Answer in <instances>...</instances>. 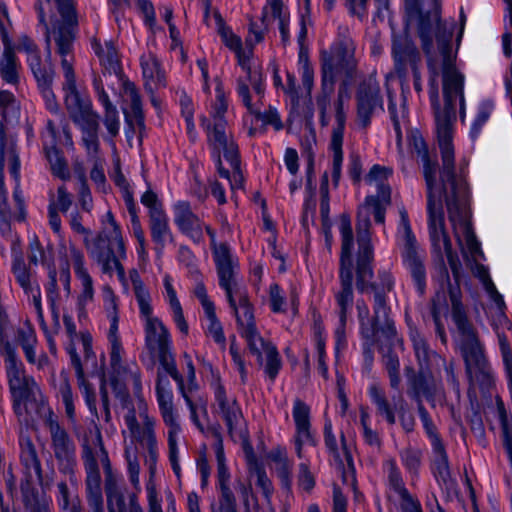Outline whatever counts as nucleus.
<instances>
[{"instance_id":"obj_61","label":"nucleus","mask_w":512,"mask_h":512,"mask_svg":"<svg viewBox=\"0 0 512 512\" xmlns=\"http://www.w3.org/2000/svg\"><path fill=\"white\" fill-rule=\"evenodd\" d=\"M79 389L84 397L85 403L89 409V411L97 416V408H96V395L93 387L87 382L85 377L77 379Z\"/></svg>"},{"instance_id":"obj_26","label":"nucleus","mask_w":512,"mask_h":512,"mask_svg":"<svg viewBox=\"0 0 512 512\" xmlns=\"http://www.w3.org/2000/svg\"><path fill=\"white\" fill-rule=\"evenodd\" d=\"M214 396L217 413L226 422L229 432L233 433L242 421V412L239 405L234 397L227 395L225 388L219 382L214 384Z\"/></svg>"},{"instance_id":"obj_36","label":"nucleus","mask_w":512,"mask_h":512,"mask_svg":"<svg viewBox=\"0 0 512 512\" xmlns=\"http://www.w3.org/2000/svg\"><path fill=\"white\" fill-rule=\"evenodd\" d=\"M92 49L99 57V60L106 71L110 74L114 73L116 75L120 73V60L117 48L112 41L106 40L104 43H101L99 40L95 39L92 41Z\"/></svg>"},{"instance_id":"obj_35","label":"nucleus","mask_w":512,"mask_h":512,"mask_svg":"<svg viewBox=\"0 0 512 512\" xmlns=\"http://www.w3.org/2000/svg\"><path fill=\"white\" fill-rule=\"evenodd\" d=\"M76 124L81 130V141L87 154L91 157H96L100 147L98 137L99 116H92L86 120L76 122Z\"/></svg>"},{"instance_id":"obj_21","label":"nucleus","mask_w":512,"mask_h":512,"mask_svg":"<svg viewBox=\"0 0 512 512\" xmlns=\"http://www.w3.org/2000/svg\"><path fill=\"white\" fill-rule=\"evenodd\" d=\"M46 424L49 428L53 451L60 466L67 472H71L75 464V447L67 433L62 429L53 412L48 410Z\"/></svg>"},{"instance_id":"obj_29","label":"nucleus","mask_w":512,"mask_h":512,"mask_svg":"<svg viewBox=\"0 0 512 512\" xmlns=\"http://www.w3.org/2000/svg\"><path fill=\"white\" fill-rule=\"evenodd\" d=\"M88 490L89 502L93 507L94 512H103V500L99 482H88ZM106 490L110 512H123L125 509V504L122 496L114 492V482H110Z\"/></svg>"},{"instance_id":"obj_64","label":"nucleus","mask_w":512,"mask_h":512,"mask_svg":"<svg viewBox=\"0 0 512 512\" xmlns=\"http://www.w3.org/2000/svg\"><path fill=\"white\" fill-rule=\"evenodd\" d=\"M260 27L257 23L252 22L249 28V34L246 38L245 44L246 48H251V55L253 54L254 45L260 43L264 39L265 32L268 26L263 25Z\"/></svg>"},{"instance_id":"obj_15","label":"nucleus","mask_w":512,"mask_h":512,"mask_svg":"<svg viewBox=\"0 0 512 512\" xmlns=\"http://www.w3.org/2000/svg\"><path fill=\"white\" fill-rule=\"evenodd\" d=\"M230 307L233 309L241 335L246 339L249 349H257L263 345V338L259 334L254 320L247 291L244 288L226 294Z\"/></svg>"},{"instance_id":"obj_12","label":"nucleus","mask_w":512,"mask_h":512,"mask_svg":"<svg viewBox=\"0 0 512 512\" xmlns=\"http://www.w3.org/2000/svg\"><path fill=\"white\" fill-rule=\"evenodd\" d=\"M355 46L351 38L343 36L331 47V53L322 57L323 88L328 93L334 90L335 77L341 70L352 75L356 69Z\"/></svg>"},{"instance_id":"obj_63","label":"nucleus","mask_w":512,"mask_h":512,"mask_svg":"<svg viewBox=\"0 0 512 512\" xmlns=\"http://www.w3.org/2000/svg\"><path fill=\"white\" fill-rule=\"evenodd\" d=\"M270 308L274 313L285 311V297L278 284H272L269 288Z\"/></svg>"},{"instance_id":"obj_5","label":"nucleus","mask_w":512,"mask_h":512,"mask_svg":"<svg viewBox=\"0 0 512 512\" xmlns=\"http://www.w3.org/2000/svg\"><path fill=\"white\" fill-rule=\"evenodd\" d=\"M129 279L133 286L140 319L143 323L146 348L151 354L158 356L165 372L177 381L180 389L183 390V381L171 352L172 340L170 333L163 322L153 315L150 292L141 280L137 270L132 269L129 272Z\"/></svg>"},{"instance_id":"obj_48","label":"nucleus","mask_w":512,"mask_h":512,"mask_svg":"<svg viewBox=\"0 0 512 512\" xmlns=\"http://www.w3.org/2000/svg\"><path fill=\"white\" fill-rule=\"evenodd\" d=\"M267 457L271 466L278 471V476L288 478L291 471V463L288 460L286 449L283 447L273 448Z\"/></svg>"},{"instance_id":"obj_42","label":"nucleus","mask_w":512,"mask_h":512,"mask_svg":"<svg viewBox=\"0 0 512 512\" xmlns=\"http://www.w3.org/2000/svg\"><path fill=\"white\" fill-rule=\"evenodd\" d=\"M204 317L205 323L203 327L205 334L212 338L222 349H225L226 337L224 335L222 324L216 315V309L213 308L204 311Z\"/></svg>"},{"instance_id":"obj_53","label":"nucleus","mask_w":512,"mask_h":512,"mask_svg":"<svg viewBox=\"0 0 512 512\" xmlns=\"http://www.w3.org/2000/svg\"><path fill=\"white\" fill-rule=\"evenodd\" d=\"M206 232L210 237L211 245L213 249V257L216 266L221 264L229 263L231 261L237 260L232 254L229 247L225 244H217L216 243V232L210 227H206Z\"/></svg>"},{"instance_id":"obj_62","label":"nucleus","mask_w":512,"mask_h":512,"mask_svg":"<svg viewBox=\"0 0 512 512\" xmlns=\"http://www.w3.org/2000/svg\"><path fill=\"white\" fill-rule=\"evenodd\" d=\"M298 65L302 77L303 86L308 92H310L313 87L314 72L308 61V58L305 57L303 54H300Z\"/></svg>"},{"instance_id":"obj_17","label":"nucleus","mask_w":512,"mask_h":512,"mask_svg":"<svg viewBox=\"0 0 512 512\" xmlns=\"http://www.w3.org/2000/svg\"><path fill=\"white\" fill-rule=\"evenodd\" d=\"M357 311L361 323V333L367 340H373L378 331H382L388 337L396 336L394 322L389 318V309L382 295H375L372 323H369V308L364 302H357Z\"/></svg>"},{"instance_id":"obj_30","label":"nucleus","mask_w":512,"mask_h":512,"mask_svg":"<svg viewBox=\"0 0 512 512\" xmlns=\"http://www.w3.org/2000/svg\"><path fill=\"white\" fill-rule=\"evenodd\" d=\"M163 296L165 301L168 303L173 321L176 327L184 335L188 334L189 327L185 320L181 303L178 299L176 289L174 287L173 279L170 275L165 274L163 277Z\"/></svg>"},{"instance_id":"obj_31","label":"nucleus","mask_w":512,"mask_h":512,"mask_svg":"<svg viewBox=\"0 0 512 512\" xmlns=\"http://www.w3.org/2000/svg\"><path fill=\"white\" fill-rule=\"evenodd\" d=\"M122 110L129 125H143L142 103L133 83H125Z\"/></svg>"},{"instance_id":"obj_23","label":"nucleus","mask_w":512,"mask_h":512,"mask_svg":"<svg viewBox=\"0 0 512 512\" xmlns=\"http://www.w3.org/2000/svg\"><path fill=\"white\" fill-rule=\"evenodd\" d=\"M172 211L174 223L178 229L194 242H201L204 238L203 231H206L208 225H205L192 211L190 203L177 201L172 206Z\"/></svg>"},{"instance_id":"obj_1","label":"nucleus","mask_w":512,"mask_h":512,"mask_svg":"<svg viewBox=\"0 0 512 512\" xmlns=\"http://www.w3.org/2000/svg\"><path fill=\"white\" fill-rule=\"evenodd\" d=\"M453 20L442 21L439 8L420 13L417 31L427 57L429 98L434 112L442 168L426 156L423 175L427 188L428 229L433 251L452 260V245L445 231L443 199L446 201L454 234L464 255L477 260L480 243L467 220L470 189L466 164L454 163V121L457 108L462 123L466 120L465 77L456 67L457 48L452 45Z\"/></svg>"},{"instance_id":"obj_14","label":"nucleus","mask_w":512,"mask_h":512,"mask_svg":"<svg viewBox=\"0 0 512 512\" xmlns=\"http://www.w3.org/2000/svg\"><path fill=\"white\" fill-rule=\"evenodd\" d=\"M60 31H67L71 36V32L66 27H59L58 30L50 32L47 29L46 32V44H47V56L43 61L40 55L37 45L27 36L20 37L17 45L19 52H23L26 55V62L34 75L37 83H46L47 81L53 80V70L48 63L51 55L50 44L53 38L57 43V37Z\"/></svg>"},{"instance_id":"obj_10","label":"nucleus","mask_w":512,"mask_h":512,"mask_svg":"<svg viewBox=\"0 0 512 512\" xmlns=\"http://www.w3.org/2000/svg\"><path fill=\"white\" fill-rule=\"evenodd\" d=\"M9 388L13 397V407L17 415L26 412L28 402L44 403L41 389L32 376H28L19 357L5 362Z\"/></svg>"},{"instance_id":"obj_33","label":"nucleus","mask_w":512,"mask_h":512,"mask_svg":"<svg viewBox=\"0 0 512 512\" xmlns=\"http://www.w3.org/2000/svg\"><path fill=\"white\" fill-rule=\"evenodd\" d=\"M149 220V228L152 241L155 244V252L158 257H161L164 248L174 242V235L169 225L167 214L157 216Z\"/></svg>"},{"instance_id":"obj_59","label":"nucleus","mask_w":512,"mask_h":512,"mask_svg":"<svg viewBox=\"0 0 512 512\" xmlns=\"http://www.w3.org/2000/svg\"><path fill=\"white\" fill-rule=\"evenodd\" d=\"M103 308L107 317L118 315V297L110 286H103L101 291Z\"/></svg>"},{"instance_id":"obj_11","label":"nucleus","mask_w":512,"mask_h":512,"mask_svg":"<svg viewBox=\"0 0 512 512\" xmlns=\"http://www.w3.org/2000/svg\"><path fill=\"white\" fill-rule=\"evenodd\" d=\"M391 54L395 73L401 83H406L411 73L414 89L420 95L423 92L421 79L422 58L411 38L407 34L395 35L392 41Z\"/></svg>"},{"instance_id":"obj_37","label":"nucleus","mask_w":512,"mask_h":512,"mask_svg":"<svg viewBox=\"0 0 512 512\" xmlns=\"http://www.w3.org/2000/svg\"><path fill=\"white\" fill-rule=\"evenodd\" d=\"M59 286L63 287L66 297L71 294V275L68 266L62 267L59 271L54 269L49 271L46 292L52 306L59 296Z\"/></svg>"},{"instance_id":"obj_22","label":"nucleus","mask_w":512,"mask_h":512,"mask_svg":"<svg viewBox=\"0 0 512 512\" xmlns=\"http://www.w3.org/2000/svg\"><path fill=\"white\" fill-rule=\"evenodd\" d=\"M292 417L295 423V450L297 456L304 458V446H314L315 439L311 429L310 408L301 400L296 399L293 403Z\"/></svg>"},{"instance_id":"obj_32","label":"nucleus","mask_w":512,"mask_h":512,"mask_svg":"<svg viewBox=\"0 0 512 512\" xmlns=\"http://www.w3.org/2000/svg\"><path fill=\"white\" fill-rule=\"evenodd\" d=\"M217 31L222 42L232 50L237 57L238 64L241 68H247L251 59V48L242 46V41L234 32L222 23L221 18H217Z\"/></svg>"},{"instance_id":"obj_38","label":"nucleus","mask_w":512,"mask_h":512,"mask_svg":"<svg viewBox=\"0 0 512 512\" xmlns=\"http://www.w3.org/2000/svg\"><path fill=\"white\" fill-rule=\"evenodd\" d=\"M338 125L333 129L330 148L333 153L332 177L335 184L338 183L341 176V165L343 161L342 145L344 136V117L337 113Z\"/></svg>"},{"instance_id":"obj_41","label":"nucleus","mask_w":512,"mask_h":512,"mask_svg":"<svg viewBox=\"0 0 512 512\" xmlns=\"http://www.w3.org/2000/svg\"><path fill=\"white\" fill-rule=\"evenodd\" d=\"M20 458L28 480H40V462L37 458L36 450L31 441L25 440L21 443Z\"/></svg>"},{"instance_id":"obj_46","label":"nucleus","mask_w":512,"mask_h":512,"mask_svg":"<svg viewBox=\"0 0 512 512\" xmlns=\"http://www.w3.org/2000/svg\"><path fill=\"white\" fill-rule=\"evenodd\" d=\"M289 17V12L283 0H266L262 10L261 22L269 26L272 21H280Z\"/></svg>"},{"instance_id":"obj_55","label":"nucleus","mask_w":512,"mask_h":512,"mask_svg":"<svg viewBox=\"0 0 512 512\" xmlns=\"http://www.w3.org/2000/svg\"><path fill=\"white\" fill-rule=\"evenodd\" d=\"M230 483L237 484V482H220V503L218 507L212 506V512H237L235 498L232 493L233 489Z\"/></svg>"},{"instance_id":"obj_49","label":"nucleus","mask_w":512,"mask_h":512,"mask_svg":"<svg viewBox=\"0 0 512 512\" xmlns=\"http://www.w3.org/2000/svg\"><path fill=\"white\" fill-rule=\"evenodd\" d=\"M369 393L372 402L376 405L378 413L384 416L389 424H395V413L391 406L389 405L382 391L376 386H371L369 389Z\"/></svg>"},{"instance_id":"obj_43","label":"nucleus","mask_w":512,"mask_h":512,"mask_svg":"<svg viewBox=\"0 0 512 512\" xmlns=\"http://www.w3.org/2000/svg\"><path fill=\"white\" fill-rule=\"evenodd\" d=\"M217 267V272L219 276V284L222 289L225 290L226 294H231L236 290L244 288V286L240 285L235 280V272L237 268V260L231 261L229 263L221 264Z\"/></svg>"},{"instance_id":"obj_7","label":"nucleus","mask_w":512,"mask_h":512,"mask_svg":"<svg viewBox=\"0 0 512 512\" xmlns=\"http://www.w3.org/2000/svg\"><path fill=\"white\" fill-rule=\"evenodd\" d=\"M339 231L342 239L340 258V282L341 289L335 294L339 308V324L335 330L337 352L346 347L345 326L347 314L353 304V264L352 250L354 247L351 219L343 214L339 219Z\"/></svg>"},{"instance_id":"obj_3","label":"nucleus","mask_w":512,"mask_h":512,"mask_svg":"<svg viewBox=\"0 0 512 512\" xmlns=\"http://www.w3.org/2000/svg\"><path fill=\"white\" fill-rule=\"evenodd\" d=\"M391 174L392 170L390 168L373 165L365 177V182L377 190V195L367 196L358 210L357 241L359 250L357 277L360 289L364 288L366 282L372 278L373 274L370 267V262L373 259V247L369 234L370 216H374L376 223H384L385 210L390 204L391 191L387 181Z\"/></svg>"},{"instance_id":"obj_2","label":"nucleus","mask_w":512,"mask_h":512,"mask_svg":"<svg viewBox=\"0 0 512 512\" xmlns=\"http://www.w3.org/2000/svg\"><path fill=\"white\" fill-rule=\"evenodd\" d=\"M107 318L110 323L107 334L110 344L108 380L116 397L127 409L124 421L131 437L149 451L148 462L152 471L157 458L155 419L149 416L148 405L143 397L141 371L135 361L122 360L124 349L118 333L119 316Z\"/></svg>"},{"instance_id":"obj_13","label":"nucleus","mask_w":512,"mask_h":512,"mask_svg":"<svg viewBox=\"0 0 512 512\" xmlns=\"http://www.w3.org/2000/svg\"><path fill=\"white\" fill-rule=\"evenodd\" d=\"M398 241L402 247V258L420 294L425 290L426 272L423 265L424 252L418 247L412 233L406 211H400Z\"/></svg>"},{"instance_id":"obj_52","label":"nucleus","mask_w":512,"mask_h":512,"mask_svg":"<svg viewBox=\"0 0 512 512\" xmlns=\"http://www.w3.org/2000/svg\"><path fill=\"white\" fill-rule=\"evenodd\" d=\"M186 404L190 410V417L194 425L201 431L204 432L203 419L207 418V408L204 400L199 398L197 401H193L185 392H183Z\"/></svg>"},{"instance_id":"obj_40","label":"nucleus","mask_w":512,"mask_h":512,"mask_svg":"<svg viewBox=\"0 0 512 512\" xmlns=\"http://www.w3.org/2000/svg\"><path fill=\"white\" fill-rule=\"evenodd\" d=\"M388 498L398 503L402 512H423L419 500L412 496L400 482H391Z\"/></svg>"},{"instance_id":"obj_20","label":"nucleus","mask_w":512,"mask_h":512,"mask_svg":"<svg viewBox=\"0 0 512 512\" xmlns=\"http://www.w3.org/2000/svg\"><path fill=\"white\" fill-rule=\"evenodd\" d=\"M357 116L359 123L366 127L377 110H383L380 87L374 77L363 81L357 90Z\"/></svg>"},{"instance_id":"obj_4","label":"nucleus","mask_w":512,"mask_h":512,"mask_svg":"<svg viewBox=\"0 0 512 512\" xmlns=\"http://www.w3.org/2000/svg\"><path fill=\"white\" fill-rule=\"evenodd\" d=\"M215 102L212 106L211 116L213 125L206 117L201 118V125L207 132L208 141L217 153L215 164L219 175L227 179L232 191L242 189L244 177L240 170L238 146L232 135L227 131V122L224 115L228 108L226 94L222 82L215 79Z\"/></svg>"},{"instance_id":"obj_44","label":"nucleus","mask_w":512,"mask_h":512,"mask_svg":"<svg viewBox=\"0 0 512 512\" xmlns=\"http://www.w3.org/2000/svg\"><path fill=\"white\" fill-rule=\"evenodd\" d=\"M18 62L14 52L5 48L3 56L0 60V76L9 84L18 82Z\"/></svg>"},{"instance_id":"obj_9","label":"nucleus","mask_w":512,"mask_h":512,"mask_svg":"<svg viewBox=\"0 0 512 512\" xmlns=\"http://www.w3.org/2000/svg\"><path fill=\"white\" fill-rule=\"evenodd\" d=\"M156 399L163 422L167 426L169 460L171 467L175 476L180 478L181 468L179 464L178 442L181 434V427L177 421L170 383L166 378H163L160 373H158L156 383Z\"/></svg>"},{"instance_id":"obj_27","label":"nucleus","mask_w":512,"mask_h":512,"mask_svg":"<svg viewBox=\"0 0 512 512\" xmlns=\"http://www.w3.org/2000/svg\"><path fill=\"white\" fill-rule=\"evenodd\" d=\"M70 258L73 264L75 275L80 281L81 292L78 296V305L84 308L94 299L93 280L84 266V256L74 245L70 246Z\"/></svg>"},{"instance_id":"obj_56","label":"nucleus","mask_w":512,"mask_h":512,"mask_svg":"<svg viewBox=\"0 0 512 512\" xmlns=\"http://www.w3.org/2000/svg\"><path fill=\"white\" fill-rule=\"evenodd\" d=\"M8 328L6 317L0 315V355L4 358V362L18 357L14 347L8 340Z\"/></svg>"},{"instance_id":"obj_54","label":"nucleus","mask_w":512,"mask_h":512,"mask_svg":"<svg viewBox=\"0 0 512 512\" xmlns=\"http://www.w3.org/2000/svg\"><path fill=\"white\" fill-rule=\"evenodd\" d=\"M494 105L491 101L485 100L482 101L477 109V114L475 116V119L471 125L470 129V136L471 138L475 139L479 136L482 127L484 124L488 121L492 111H493Z\"/></svg>"},{"instance_id":"obj_18","label":"nucleus","mask_w":512,"mask_h":512,"mask_svg":"<svg viewBox=\"0 0 512 512\" xmlns=\"http://www.w3.org/2000/svg\"><path fill=\"white\" fill-rule=\"evenodd\" d=\"M450 299L453 320L463 336L461 340V350L466 364L469 369L472 364L481 365L483 362L481 346L474 333L467 326L466 316L460 301V292L451 290Z\"/></svg>"},{"instance_id":"obj_60","label":"nucleus","mask_w":512,"mask_h":512,"mask_svg":"<svg viewBox=\"0 0 512 512\" xmlns=\"http://www.w3.org/2000/svg\"><path fill=\"white\" fill-rule=\"evenodd\" d=\"M410 337L413 343L415 355L419 361L420 366L427 363L429 351L424 338L416 331L411 330Z\"/></svg>"},{"instance_id":"obj_8","label":"nucleus","mask_w":512,"mask_h":512,"mask_svg":"<svg viewBox=\"0 0 512 512\" xmlns=\"http://www.w3.org/2000/svg\"><path fill=\"white\" fill-rule=\"evenodd\" d=\"M56 40L57 52L62 57L61 67L64 76L62 87L64 103L70 117L76 123L98 115L92 109L89 96L81 91L76 84V77L71 61L72 57L69 56L73 37L67 31H60Z\"/></svg>"},{"instance_id":"obj_45","label":"nucleus","mask_w":512,"mask_h":512,"mask_svg":"<svg viewBox=\"0 0 512 512\" xmlns=\"http://www.w3.org/2000/svg\"><path fill=\"white\" fill-rule=\"evenodd\" d=\"M432 451L434 474L437 478L445 480L449 476V469L447 455L441 439H434Z\"/></svg>"},{"instance_id":"obj_58","label":"nucleus","mask_w":512,"mask_h":512,"mask_svg":"<svg viewBox=\"0 0 512 512\" xmlns=\"http://www.w3.org/2000/svg\"><path fill=\"white\" fill-rule=\"evenodd\" d=\"M49 204H54L56 210L66 213L72 205V194L64 185H61L56 194L50 196Z\"/></svg>"},{"instance_id":"obj_34","label":"nucleus","mask_w":512,"mask_h":512,"mask_svg":"<svg viewBox=\"0 0 512 512\" xmlns=\"http://www.w3.org/2000/svg\"><path fill=\"white\" fill-rule=\"evenodd\" d=\"M98 95V100L104 107V125L109 133V141L113 143V138L119 134L120 119L116 107L110 102L108 94L98 82L94 83Z\"/></svg>"},{"instance_id":"obj_16","label":"nucleus","mask_w":512,"mask_h":512,"mask_svg":"<svg viewBox=\"0 0 512 512\" xmlns=\"http://www.w3.org/2000/svg\"><path fill=\"white\" fill-rule=\"evenodd\" d=\"M241 69L244 75L238 77L236 81V93L251 114H258L265 95L262 69L252 65Z\"/></svg>"},{"instance_id":"obj_50","label":"nucleus","mask_w":512,"mask_h":512,"mask_svg":"<svg viewBox=\"0 0 512 512\" xmlns=\"http://www.w3.org/2000/svg\"><path fill=\"white\" fill-rule=\"evenodd\" d=\"M58 397L62 401L66 415L73 419L75 417V406H74V394L72 392V388L68 382V378L66 373L61 372V382L58 386Z\"/></svg>"},{"instance_id":"obj_51","label":"nucleus","mask_w":512,"mask_h":512,"mask_svg":"<svg viewBox=\"0 0 512 512\" xmlns=\"http://www.w3.org/2000/svg\"><path fill=\"white\" fill-rule=\"evenodd\" d=\"M18 340L27 362H35L34 348L37 346V337L33 328H22L18 334Z\"/></svg>"},{"instance_id":"obj_25","label":"nucleus","mask_w":512,"mask_h":512,"mask_svg":"<svg viewBox=\"0 0 512 512\" xmlns=\"http://www.w3.org/2000/svg\"><path fill=\"white\" fill-rule=\"evenodd\" d=\"M43 149L50 164L51 171L56 177L67 180L70 178L68 164L57 149V129L52 121H48L42 133Z\"/></svg>"},{"instance_id":"obj_28","label":"nucleus","mask_w":512,"mask_h":512,"mask_svg":"<svg viewBox=\"0 0 512 512\" xmlns=\"http://www.w3.org/2000/svg\"><path fill=\"white\" fill-rule=\"evenodd\" d=\"M140 67L145 88L153 92L165 85V72L157 58L151 51L140 56Z\"/></svg>"},{"instance_id":"obj_47","label":"nucleus","mask_w":512,"mask_h":512,"mask_svg":"<svg viewBox=\"0 0 512 512\" xmlns=\"http://www.w3.org/2000/svg\"><path fill=\"white\" fill-rule=\"evenodd\" d=\"M0 108L6 122H14L19 119V103L11 92L6 90L0 91Z\"/></svg>"},{"instance_id":"obj_19","label":"nucleus","mask_w":512,"mask_h":512,"mask_svg":"<svg viewBox=\"0 0 512 512\" xmlns=\"http://www.w3.org/2000/svg\"><path fill=\"white\" fill-rule=\"evenodd\" d=\"M97 457L102 461L106 473V480H111L110 464L103 450L101 433L99 429L94 426L85 435L83 440V458L87 472V480H98L100 477L96 463Z\"/></svg>"},{"instance_id":"obj_6","label":"nucleus","mask_w":512,"mask_h":512,"mask_svg":"<svg viewBox=\"0 0 512 512\" xmlns=\"http://www.w3.org/2000/svg\"><path fill=\"white\" fill-rule=\"evenodd\" d=\"M101 223V232L87 244L88 253L103 273L111 274L116 271L119 281L125 286L127 279L121 261L127 258V252L120 226L111 211L103 215Z\"/></svg>"},{"instance_id":"obj_39","label":"nucleus","mask_w":512,"mask_h":512,"mask_svg":"<svg viewBox=\"0 0 512 512\" xmlns=\"http://www.w3.org/2000/svg\"><path fill=\"white\" fill-rule=\"evenodd\" d=\"M259 362H262L263 356L266 357L264 365V371L271 381H274L281 368V360L277 349L270 342H266L263 339V345L257 347V349H250Z\"/></svg>"},{"instance_id":"obj_24","label":"nucleus","mask_w":512,"mask_h":512,"mask_svg":"<svg viewBox=\"0 0 512 512\" xmlns=\"http://www.w3.org/2000/svg\"><path fill=\"white\" fill-rule=\"evenodd\" d=\"M12 270L17 282L27 294L38 322L42 328H46L41 302V291L37 281L21 259L14 261Z\"/></svg>"},{"instance_id":"obj_57","label":"nucleus","mask_w":512,"mask_h":512,"mask_svg":"<svg viewBox=\"0 0 512 512\" xmlns=\"http://www.w3.org/2000/svg\"><path fill=\"white\" fill-rule=\"evenodd\" d=\"M141 203L148 209L149 220L157 216L165 215L162 204L152 190L148 189L141 196Z\"/></svg>"}]
</instances>
